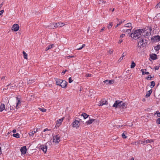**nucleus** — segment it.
<instances>
[{
  "label": "nucleus",
  "instance_id": "nucleus-1",
  "mask_svg": "<svg viewBox=\"0 0 160 160\" xmlns=\"http://www.w3.org/2000/svg\"><path fill=\"white\" fill-rule=\"evenodd\" d=\"M146 31V28L133 30L131 34V37L135 40L138 39L141 37V35L144 33Z\"/></svg>",
  "mask_w": 160,
  "mask_h": 160
},
{
  "label": "nucleus",
  "instance_id": "nucleus-2",
  "mask_svg": "<svg viewBox=\"0 0 160 160\" xmlns=\"http://www.w3.org/2000/svg\"><path fill=\"white\" fill-rule=\"evenodd\" d=\"M127 103L125 102L117 100L113 105V107L116 108H126L127 107Z\"/></svg>",
  "mask_w": 160,
  "mask_h": 160
},
{
  "label": "nucleus",
  "instance_id": "nucleus-3",
  "mask_svg": "<svg viewBox=\"0 0 160 160\" xmlns=\"http://www.w3.org/2000/svg\"><path fill=\"white\" fill-rule=\"evenodd\" d=\"M148 40L144 38H140L139 39L138 46L140 48L146 46L147 44Z\"/></svg>",
  "mask_w": 160,
  "mask_h": 160
},
{
  "label": "nucleus",
  "instance_id": "nucleus-4",
  "mask_svg": "<svg viewBox=\"0 0 160 160\" xmlns=\"http://www.w3.org/2000/svg\"><path fill=\"white\" fill-rule=\"evenodd\" d=\"M51 142H47L46 143V145H41L40 147V148L45 153L46 152L47 149V145L48 144L50 145V144H51Z\"/></svg>",
  "mask_w": 160,
  "mask_h": 160
},
{
  "label": "nucleus",
  "instance_id": "nucleus-5",
  "mask_svg": "<svg viewBox=\"0 0 160 160\" xmlns=\"http://www.w3.org/2000/svg\"><path fill=\"white\" fill-rule=\"evenodd\" d=\"M147 29H146V31L144 32L145 33L143 35V37H142V38H146V36H150L151 34V32L152 30V29L151 28H150L149 27H147Z\"/></svg>",
  "mask_w": 160,
  "mask_h": 160
},
{
  "label": "nucleus",
  "instance_id": "nucleus-6",
  "mask_svg": "<svg viewBox=\"0 0 160 160\" xmlns=\"http://www.w3.org/2000/svg\"><path fill=\"white\" fill-rule=\"evenodd\" d=\"M154 141V140L153 139H144L143 140L141 141V140H139V142L141 143V144H142L143 145H145L146 144L148 143H152V142H153Z\"/></svg>",
  "mask_w": 160,
  "mask_h": 160
},
{
  "label": "nucleus",
  "instance_id": "nucleus-7",
  "mask_svg": "<svg viewBox=\"0 0 160 160\" xmlns=\"http://www.w3.org/2000/svg\"><path fill=\"white\" fill-rule=\"evenodd\" d=\"M60 141V137L59 136V135L53 137V141L54 142L58 143Z\"/></svg>",
  "mask_w": 160,
  "mask_h": 160
},
{
  "label": "nucleus",
  "instance_id": "nucleus-8",
  "mask_svg": "<svg viewBox=\"0 0 160 160\" xmlns=\"http://www.w3.org/2000/svg\"><path fill=\"white\" fill-rule=\"evenodd\" d=\"M5 103L6 105V109H9L11 107L10 104L9 102V100L7 98H5Z\"/></svg>",
  "mask_w": 160,
  "mask_h": 160
},
{
  "label": "nucleus",
  "instance_id": "nucleus-9",
  "mask_svg": "<svg viewBox=\"0 0 160 160\" xmlns=\"http://www.w3.org/2000/svg\"><path fill=\"white\" fill-rule=\"evenodd\" d=\"M19 28V25L18 24H14L12 27V29L14 31H17L18 30Z\"/></svg>",
  "mask_w": 160,
  "mask_h": 160
},
{
  "label": "nucleus",
  "instance_id": "nucleus-10",
  "mask_svg": "<svg viewBox=\"0 0 160 160\" xmlns=\"http://www.w3.org/2000/svg\"><path fill=\"white\" fill-rule=\"evenodd\" d=\"M72 124L73 127H76V128H78L80 125L79 121L78 120H75Z\"/></svg>",
  "mask_w": 160,
  "mask_h": 160
},
{
  "label": "nucleus",
  "instance_id": "nucleus-11",
  "mask_svg": "<svg viewBox=\"0 0 160 160\" xmlns=\"http://www.w3.org/2000/svg\"><path fill=\"white\" fill-rule=\"evenodd\" d=\"M26 151L27 149L26 146L22 147L20 149V151L22 154H25L26 153Z\"/></svg>",
  "mask_w": 160,
  "mask_h": 160
},
{
  "label": "nucleus",
  "instance_id": "nucleus-12",
  "mask_svg": "<svg viewBox=\"0 0 160 160\" xmlns=\"http://www.w3.org/2000/svg\"><path fill=\"white\" fill-rule=\"evenodd\" d=\"M152 39H153L154 42H157L160 40V37L158 35L155 36Z\"/></svg>",
  "mask_w": 160,
  "mask_h": 160
},
{
  "label": "nucleus",
  "instance_id": "nucleus-13",
  "mask_svg": "<svg viewBox=\"0 0 160 160\" xmlns=\"http://www.w3.org/2000/svg\"><path fill=\"white\" fill-rule=\"evenodd\" d=\"M67 84V82H66L65 81L62 80V82L61 83V84L60 86H61L62 88H64L66 87Z\"/></svg>",
  "mask_w": 160,
  "mask_h": 160
},
{
  "label": "nucleus",
  "instance_id": "nucleus-14",
  "mask_svg": "<svg viewBox=\"0 0 160 160\" xmlns=\"http://www.w3.org/2000/svg\"><path fill=\"white\" fill-rule=\"evenodd\" d=\"M55 80L56 81V83L57 85L60 86L61 84V83L62 82V80L61 79H58L57 78H55Z\"/></svg>",
  "mask_w": 160,
  "mask_h": 160
},
{
  "label": "nucleus",
  "instance_id": "nucleus-15",
  "mask_svg": "<svg viewBox=\"0 0 160 160\" xmlns=\"http://www.w3.org/2000/svg\"><path fill=\"white\" fill-rule=\"evenodd\" d=\"M108 103V102L106 100H101L100 101V105H99L100 106H102Z\"/></svg>",
  "mask_w": 160,
  "mask_h": 160
},
{
  "label": "nucleus",
  "instance_id": "nucleus-16",
  "mask_svg": "<svg viewBox=\"0 0 160 160\" xmlns=\"http://www.w3.org/2000/svg\"><path fill=\"white\" fill-rule=\"evenodd\" d=\"M63 118L59 119L57 121V123L56 124V126L58 127L61 124L62 122L63 121Z\"/></svg>",
  "mask_w": 160,
  "mask_h": 160
},
{
  "label": "nucleus",
  "instance_id": "nucleus-17",
  "mask_svg": "<svg viewBox=\"0 0 160 160\" xmlns=\"http://www.w3.org/2000/svg\"><path fill=\"white\" fill-rule=\"evenodd\" d=\"M5 109V106L3 103H1L0 107V112H2Z\"/></svg>",
  "mask_w": 160,
  "mask_h": 160
},
{
  "label": "nucleus",
  "instance_id": "nucleus-18",
  "mask_svg": "<svg viewBox=\"0 0 160 160\" xmlns=\"http://www.w3.org/2000/svg\"><path fill=\"white\" fill-rule=\"evenodd\" d=\"M150 58L154 60L157 59V55L155 54H152L150 55Z\"/></svg>",
  "mask_w": 160,
  "mask_h": 160
},
{
  "label": "nucleus",
  "instance_id": "nucleus-19",
  "mask_svg": "<svg viewBox=\"0 0 160 160\" xmlns=\"http://www.w3.org/2000/svg\"><path fill=\"white\" fill-rule=\"evenodd\" d=\"M105 83H107V84L108 83L110 84H112L114 82V80H106L103 81Z\"/></svg>",
  "mask_w": 160,
  "mask_h": 160
},
{
  "label": "nucleus",
  "instance_id": "nucleus-20",
  "mask_svg": "<svg viewBox=\"0 0 160 160\" xmlns=\"http://www.w3.org/2000/svg\"><path fill=\"white\" fill-rule=\"evenodd\" d=\"M95 120V119H92L89 120L88 121H87L86 122L88 125L92 123Z\"/></svg>",
  "mask_w": 160,
  "mask_h": 160
},
{
  "label": "nucleus",
  "instance_id": "nucleus-21",
  "mask_svg": "<svg viewBox=\"0 0 160 160\" xmlns=\"http://www.w3.org/2000/svg\"><path fill=\"white\" fill-rule=\"evenodd\" d=\"M152 89L150 90L149 91H148L147 93V94L146 95L145 97L146 98H148L150 96V95L151 94L152 92Z\"/></svg>",
  "mask_w": 160,
  "mask_h": 160
},
{
  "label": "nucleus",
  "instance_id": "nucleus-22",
  "mask_svg": "<svg viewBox=\"0 0 160 160\" xmlns=\"http://www.w3.org/2000/svg\"><path fill=\"white\" fill-rule=\"evenodd\" d=\"M38 131V129H36V130H35V129H34V130L32 131L31 132H30L29 133V135L32 136L35 133L37 132Z\"/></svg>",
  "mask_w": 160,
  "mask_h": 160
},
{
  "label": "nucleus",
  "instance_id": "nucleus-23",
  "mask_svg": "<svg viewBox=\"0 0 160 160\" xmlns=\"http://www.w3.org/2000/svg\"><path fill=\"white\" fill-rule=\"evenodd\" d=\"M17 100L18 101V102L17 103L16 106V108L17 109L18 108V105H21V102H20V100L18 99V98H17Z\"/></svg>",
  "mask_w": 160,
  "mask_h": 160
},
{
  "label": "nucleus",
  "instance_id": "nucleus-24",
  "mask_svg": "<svg viewBox=\"0 0 160 160\" xmlns=\"http://www.w3.org/2000/svg\"><path fill=\"white\" fill-rule=\"evenodd\" d=\"M81 115L82 116H83V118H84V119H86V118H88V117L89 116V115L85 113H82V114Z\"/></svg>",
  "mask_w": 160,
  "mask_h": 160
},
{
  "label": "nucleus",
  "instance_id": "nucleus-25",
  "mask_svg": "<svg viewBox=\"0 0 160 160\" xmlns=\"http://www.w3.org/2000/svg\"><path fill=\"white\" fill-rule=\"evenodd\" d=\"M58 26L59 27H61L64 26L65 25V24L64 23L61 22H59L57 23Z\"/></svg>",
  "mask_w": 160,
  "mask_h": 160
},
{
  "label": "nucleus",
  "instance_id": "nucleus-26",
  "mask_svg": "<svg viewBox=\"0 0 160 160\" xmlns=\"http://www.w3.org/2000/svg\"><path fill=\"white\" fill-rule=\"evenodd\" d=\"M124 27L128 28H132V24L131 23H128L126 24Z\"/></svg>",
  "mask_w": 160,
  "mask_h": 160
},
{
  "label": "nucleus",
  "instance_id": "nucleus-27",
  "mask_svg": "<svg viewBox=\"0 0 160 160\" xmlns=\"http://www.w3.org/2000/svg\"><path fill=\"white\" fill-rule=\"evenodd\" d=\"M53 46V44H52V45H49L46 48V51H47L49 50V49L52 48Z\"/></svg>",
  "mask_w": 160,
  "mask_h": 160
},
{
  "label": "nucleus",
  "instance_id": "nucleus-28",
  "mask_svg": "<svg viewBox=\"0 0 160 160\" xmlns=\"http://www.w3.org/2000/svg\"><path fill=\"white\" fill-rule=\"evenodd\" d=\"M126 132L125 131H124L122 133V136L123 138H127V137L126 136H125V134H126Z\"/></svg>",
  "mask_w": 160,
  "mask_h": 160
},
{
  "label": "nucleus",
  "instance_id": "nucleus-29",
  "mask_svg": "<svg viewBox=\"0 0 160 160\" xmlns=\"http://www.w3.org/2000/svg\"><path fill=\"white\" fill-rule=\"evenodd\" d=\"M12 136H13L17 138H19V134L18 133H17L16 134H13L12 135Z\"/></svg>",
  "mask_w": 160,
  "mask_h": 160
},
{
  "label": "nucleus",
  "instance_id": "nucleus-30",
  "mask_svg": "<svg viewBox=\"0 0 160 160\" xmlns=\"http://www.w3.org/2000/svg\"><path fill=\"white\" fill-rule=\"evenodd\" d=\"M151 84L150 85V87L151 88H153L155 85V82L152 81L151 82Z\"/></svg>",
  "mask_w": 160,
  "mask_h": 160
},
{
  "label": "nucleus",
  "instance_id": "nucleus-31",
  "mask_svg": "<svg viewBox=\"0 0 160 160\" xmlns=\"http://www.w3.org/2000/svg\"><path fill=\"white\" fill-rule=\"evenodd\" d=\"M135 63L133 62V61H132L131 65V68H134L135 67Z\"/></svg>",
  "mask_w": 160,
  "mask_h": 160
},
{
  "label": "nucleus",
  "instance_id": "nucleus-32",
  "mask_svg": "<svg viewBox=\"0 0 160 160\" xmlns=\"http://www.w3.org/2000/svg\"><path fill=\"white\" fill-rule=\"evenodd\" d=\"M54 25V23H52L50 24V25L48 26V27L50 29H53L52 27H53V25Z\"/></svg>",
  "mask_w": 160,
  "mask_h": 160
},
{
  "label": "nucleus",
  "instance_id": "nucleus-33",
  "mask_svg": "<svg viewBox=\"0 0 160 160\" xmlns=\"http://www.w3.org/2000/svg\"><path fill=\"white\" fill-rule=\"evenodd\" d=\"M22 53H23V55L24 56V58L25 59H27V57H28V55H27V54L24 51H23Z\"/></svg>",
  "mask_w": 160,
  "mask_h": 160
},
{
  "label": "nucleus",
  "instance_id": "nucleus-34",
  "mask_svg": "<svg viewBox=\"0 0 160 160\" xmlns=\"http://www.w3.org/2000/svg\"><path fill=\"white\" fill-rule=\"evenodd\" d=\"M35 82V79H34V80H29L28 81V83L29 84H32V83H33Z\"/></svg>",
  "mask_w": 160,
  "mask_h": 160
},
{
  "label": "nucleus",
  "instance_id": "nucleus-35",
  "mask_svg": "<svg viewBox=\"0 0 160 160\" xmlns=\"http://www.w3.org/2000/svg\"><path fill=\"white\" fill-rule=\"evenodd\" d=\"M113 25V23L112 22H110L108 26V29H110L111 28L112 26Z\"/></svg>",
  "mask_w": 160,
  "mask_h": 160
},
{
  "label": "nucleus",
  "instance_id": "nucleus-36",
  "mask_svg": "<svg viewBox=\"0 0 160 160\" xmlns=\"http://www.w3.org/2000/svg\"><path fill=\"white\" fill-rule=\"evenodd\" d=\"M159 45H157V46L154 47V49L156 50V51H158L160 49L159 48Z\"/></svg>",
  "mask_w": 160,
  "mask_h": 160
},
{
  "label": "nucleus",
  "instance_id": "nucleus-37",
  "mask_svg": "<svg viewBox=\"0 0 160 160\" xmlns=\"http://www.w3.org/2000/svg\"><path fill=\"white\" fill-rule=\"evenodd\" d=\"M106 3L105 1H104L103 0H99V2H98V3L99 4H100L101 3Z\"/></svg>",
  "mask_w": 160,
  "mask_h": 160
},
{
  "label": "nucleus",
  "instance_id": "nucleus-38",
  "mask_svg": "<svg viewBox=\"0 0 160 160\" xmlns=\"http://www.w3.org/2000/svg\"><path fill=\"white\" fill-rule=\"evenodd\" d=\"M132 28H131L130 29H126L127 31L126 32L128 34H129L130 33Z\"/></svg>",
  "mask_w": 160,
  "mask_h": 160
},
{
  "label": "nucleus",
  "instance_id": "nucleus-39",
  "mask_svg": "<svg viewBox=\"0 0 160 160\" xmlns=\"http://www.w3.org/2000/svg\"><path fill=\"white\" fill-rule=\"evenodd\" d=\"M85 46V44H83L82 45V46L79 48H77L76 49L77 50H80L82 49L83 48H84Z\"/></svg>",
  "mask_w": 160,
  "mask_h": 160
},
{
  "label": "nucleus",
  "instance_id": "nucleus-40",
  "mask_svg": "<svg viewBox=\"0 0 160 160\" xmlns=\"http://www.w3.org/2000/svg\"><path fill=\"white\" fill-rule=\"evenodd\" d=\"M39 109L42 112H45L46 111V110L45 108H39Z\"/></svg>",
  "mask_w": 160,
  "mask_h": 160
},
{
  "label": "nucleus",
  "instance_id": "nucleus-41",
  "mask_svg": "<svg viewBox=\"0 0 160 160\" xmlns=\"http://www.w3.org/2000/svg\"><path fill=\"white\" fill-rule=\"evenodd\" d=\"M160 8V2L156 5L155 7L156 8Z\"/></svg>",
  "mask_w": 160,
  "mask_h": 160
},
{
  "label": "nucleus",
  "instance_id": "nucleus-42",
  "mask_svg": "<svg viewBox=\"0 0 160 160\" xmlns=\"http://www.w3.org/2000/svg\"><path fill=\"white\" fill-rule=\"evenodd\" d=\"M124 22V21H121L119 23H118L115 26V28H116L118 27L119 25H120L121 23H122Z\"/></svg>",
  "mask_w": 160,
  "mask_h": 160
},
{
  "label": "nucleus",
  "instance_id": "nucleus-43",
  "mask_svg": "<svg viewBox=\"0 0 160 160\" xmlns=\"http://www.w3.org/2000/svg\"><path fill=\"white\" fill-rule=\"evenodd\" d=\"M58 25L57 24V23H56V24H54V25H53V27H52V28H57L58 27Z\"/></svg>",
  "mask_w": 160,
  "mask_h": 160
},
{
  "label": "nucleus",
  "instance_id": "nucleus-44",
  "mask_svg": "<svg viewBox=\"0 0 160 160\" xmlns=\"http://www.w3.org/2000/svg\"><path fill=\"white\" fill-rule=\"evenodd\" d=\"M73 80H72L71 77H70L68 79V82L69 83H71L72 82Z\"/></svg>",
  "mask_w": 160,
  "mask_h": 160
},
{
  "label": "nucleus",
  "instance_id": "nucleus-45",
  "mask_svg": "<svg viewBox=\"0 0 160 160\" xmlns=\"http://www.w3.org/2000/svg\"><path fill=\"white\" fill-rule=\"evenodd\" d=\"M156 122L158 124H160V118H159L157 119Z\"/></svg>",
  "mask_w": 160,
  "mask_h": 160
},
{
  "label": "nucleus",
  "instance_id": "nucleus-46",
  "mask_svg": "<svg viewBox=\"0 0 160 160\" xmlns=\"http://www.w3.org/2000/svg\"><path fill=\"white\" fill-rule=\"evenodd\" d=\"M150 76H148L146 78V79L148 80H150L151 78H152V77H150Z\"/></svg>",
  "mask_w": 160,
  "mask_h": 160
},
{
  "label": "nucleus",
  "instance_id": "nucleus-47",
  "mask_svg": "<svg viewBox=\"0 0 160 160\" xmlns=\"http://www.w3.org/2000/svg\"><path fill=\"white\" fill-rule=\"evenodd\" d=\"M123 59V58L122 57H121L118 60V62H120Z\"/></svg>",
  "mask_w": 160,
  "mask_h": 160
},
{
  "label": "nucleus",
  "instance_id": "nucleus-48",
  "mask_svg": "<svg viewBox=\"0 0 160 160\" xmlns=\"http://www.w3.org/2000/svg\"><path fill=\"white\" fill-rule=\"evenodd\" d=\"M160 66H155V70H158L159 69Z\"/></svg>",
  "mask_w": 160,
  "mask_h": 160
},
{
  "label": "nucleus",
  "instance_id": "nucleus-49",
  "mask_svg": "<svg viewBox=\"0 0 160 160\" xmlns=\"http://www.w3.org/2000/svg\"><path fill=\"white\" fill-rule=\"evenodd\" d=\"M86 77H91L92 76V75L91 74H86Z\"/></svg>",
  "mask_w": 160,
  "mask_h": 160
},
{
  "label": "nucleus",
  "instance_id": "nucleus-50",
  "mask_svg": "<svg viewBox=\"0 0 160 160\" xmlns=\"http://www.w3.org/2000/svg\"><path fill=\"white\" fill-rule=\"evenodd\" d=\"M126 55V53L123 52L122 53V56L121 57H122V58H123Z\"/></svg>",
  "mask_w": 160,
  "mask_h": 160
},
{
  "label": "nucleus",
  "instance_id": "nucleus-51",
  "mask_svg": "<svg viewBox=\"0 0 160 160\" xmlns=\"http://www.w3.org/2000/svg\"><path fill=\"white\" fill-rule=\"evenodd\" d=\"M4 12V10H2L0 11V16Z\"/></svg>",
  "mask_w": 160,
  "mask_h": 160
},
{
  "label": "nucleus",
  "instance_id": "nucleus-52",
  "mask_svg": "<svg viewBox=\"0 0 160 160\" xmlns=\"http://www.w3.org/2000/svg\"><path fill=\"white\" fill-rule=\"evenodd\" d=\"M127 29H124L122 30V32L123 33H125L126 32Z\"/></svg>",
  "mask_w": 160,
  "mask_h": 160
},
{
  "label": "nucleus",
  "instance_id": "nucleus-53",
  "mask_svg": "<svg viewBox=\"0 0 160 160\" xmlns=\"http://www.w3.org/2000/svg\"><path fill=\"white\" fill-rule=\"evenodd\" d=\"M122 42V39H120L118 41V43L120 44Z\"/></svg>",
  "mask_w": 160,
  "mask_h": 160
},
{
  "label": "nucleus",
  "instance_id": "nucleus-54",
  "mask_svg": "<svg viewBox=\"0 0 160 160\" xmlns=\"http://www.w3.org/2000/svg\"><path fill=\"white\" fill-rule=\"evenodd\" d=\"M125 36V35L124 34H122L121 35L120 37L123 38V37H124Z\"/></svg>",
  "mask_w": 160,
  "mask_h": 160
},
{
  "label": "nucleus",
  "instance_id": "nucleus-55",
  "mask_svg": "<svg viewBox=\"0 0 160 160\" xmlns=\"http://www.w3.org/2000/svg\"><path fill=\"white\" fill-rule=\"evenodd\" d=\"M105 28L104 27H103L102 29L101 30L100 32H102L103 31V30L105 29Z\"/></svg>",
  "mask_w": 160,
  "mask_h": 160
},
{
  "label": "nucleus",
  "instance_id": "nucleus-56",
  "mask_svg": "<svg viewBox=\"0 0 160 160\" xmlns=\"http://www.w3.org/2000/svg\"><path fill=\"white\" fill-rule=\"evenodd\" d=\"M110 54H112L113 52V51L112 50H109L108 52Z\"/></svg>",
  "mask_w": 160,
  "mask_h": 160
},
{
  "label": "nucleus",
  "instance_id": "nucleus-57",
  "mask_svg": "<svg viewBox=\"0 0 160 160\" xmlns=\"http://www.w3.org/2000/svg\"><path fill=\"white\" fill-rule=\"evenodd\" d=\"M157 115L158 117H160V112L157 113Z\"/></svg>",
  "mask_w": 160,
  "mask_h": 160
},
{
  "label": "nucleus",
  "instance_id": "nucleus-58",
  "mask_svg": "<svg viewBox=\"0 0 160 160\" xmlns=\"http://www.w3.org/2000/svg\"><path fill=\"white\" fill-rule=\"evenodd\" d=\"M48 130H49L47 128H46L44 130L43 132H45L47 131H48Z\"/></svg>",
  "mask_w": 160,
  "mask_h": 160
},
{
  "label": "nucleus",
  "instance_id": "nucleus-59",
  "mask_svg": "<svg viewBox=\"0 0 160 160\" xmlns=\"http://www.w3.org/2000/svg\"><path fill=\"white\" fill-rule=\"evenodd\" d=\"M66 71H63V72H62V75H63V74H64L65 73V72H66Z\"/></svg>",
  "mask_w": 160,
  "mask_h": 160
},
{
  "label": "nucleus",
  "instance_id": "nucleus-60",
  "mask_svg": "<svg viewBox=\"0 0 160 160\" xmlns=\"http://www.w3.org/2000/svg\"><path fill=\"white\" fill-rule=\"evenodd\" d=\"M68 57L69 58H71L74 57L73 56H69Z\"/></svg>",
  "mask_w": 160,
  "mask_h": 160
},
{
  "label": "nucleus",
  "instance_id": "nucleus-61",
  "mask_svg": "<svg viewBox=\"0 0 160 160\" xmlns=\"http://www.w3.org/2000/svg\"><path fill=\"white\" fill-rule=\"evenodd\" d=\"M149 74V73L148 72H145V74Z\"/></svg>",
  "mask_w": 160,
  "mask_h": 160
},
{
  "label": "nucleus",
  "instance_id": "nucleus-62",
  "mask_svg": "<svg viewBox=\"0 0 160 160\" xmlns=\"http://www.w3.org/2000/svg\"><path fill=\"white\" fill-rule=\"evenodd\" d=\"M12 132H13V133H15L16 132V130L15 129H14L12 131Z\"/></svg>",
  "mask_w": 160,
  "mask_h": 160
},
{
  "label": "nucleus",
  "instance_id": "nucleus-63",
  "mask_svg": "<svg viewBox=\"0 0 160 160\" xmlns=\"http://www.w3.org/2000/svg\"><path fill=\"white\" fill-rule=\"evenodd\" d=\"M142 71V74H145V73L144 71Z\"/></svg>",
  "mask_w": 160,
  "mask_h": 160
},
{
  "label": "nucleus",
  "instance_id": "nucleus-64",
  "mask_svg": "<svg viewBox=\"0 0 160 160\" xmlns=\"http://www.w3.org/2000/svg\"><path fill=\"white\" fill-rule=\"evenodd\" d=\"M130 160H134V158H132Z\"/></svg>",
  "mask_w": 160,
  "mask_h": 160
}]
</instances>
